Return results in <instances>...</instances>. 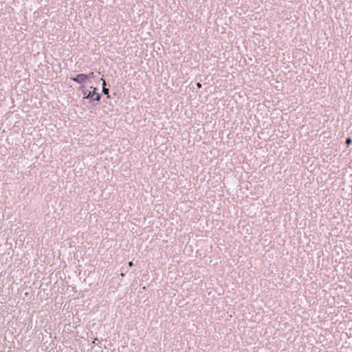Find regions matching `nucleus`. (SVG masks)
<instances>
[{"label":"nucleus","mask_w":352,"mask_h":352,"mask_svg":"<svg viewBox=\"0 0 352 352\" xmlns=\"http://www.w3.org/2000/svg\"><path fill=\"white\" fill-rule=\"evenodd\" d=\"M82 90L83 98L84 99H90L93 101H99L100 99V95L98 93L96 92V88L91 87V89H93V91L87 89L84 86H81L80 87Z\"/></svg>","instance_id":"1"},{"label":"nucleus","mask_w":352,"mask_h":352,"mask_svg":"<svg viewBox=\"0 0 352 352\" xmlns=\"http://www.w3.org/2000/svg\"><path fill=\"white\" fill-rule=\"evenodd\" d=\"M71 79L78 83H82V82H85L87 80V74H78L74 78H71Z\"/></svg>","instance_id":"2"},{"label":"nucleus","mask_w":352,"mask_h":352,"mask_svg":"<svg viewBox=\"0 0 352 352\" xmlns=\"http://www.w3.org/2000/svg\"><path fill=\"white\" fill-rule=\"evenodd\" d=\"M101 80L102 81V91L104 94H109V89L105 88V85H106V82H105V80L103 79V78H101Z\"/></svg>","instance_id":"3"},{"label":"nucleus","mask_w":352,"mask_h":352,"mask_svg":"<svg viewBox=\"0 0 352 352\" xmlns=\"http://www.w3.org/2000/svg\"><path fill=\"white\" fill-rule=\"evenodd\" d=\"M120 276L123 277V276H124V273H121Z\"/></svg>","instance_id":"8"},{"label":"nucleus","mask_w":352,"mask_h":352,"mask_svg":"<svg viewBox=\"0 0 352 352\" xmlns=\"http://www.w3.org/2000/svg\"><path fill=\"white\" fill-rule=\"evenodd\" d=\"M197 86L198 88H200L201 87V85L199 82L197 83Z\"/></svg>","instance_id":"7"},{"label":"nucleus","mask_w":352,"mask_h":352,"mask_svg":"<svg viewBox=\"0 0 352 352\" xmlns=\"http://www.w3.org/2000/svg\"><path fill=\"white\" fill-rule=\"evenodd\" d=\"M87 79L89 78H93L95 77V75H94V72H90L89 74H87Z\"/></svg>","instance_id":"4"},{"label":"nucleus","mask_w":352,"mask_h":352,"mask_svg":"<svg viewBox=\"0 0 352 352\" xmlns=\"http://www.w3.org/2000/svg\"><path fill=\"white\" fill-rule=\"evenodd\" d=\"M128 265H129V267H132V266L133 265V262H132V261L129 262V263H128Z\"/></svg>","instance_id":"6"},{"label":"nucleus","mask_w":352,"mask_h":352,"mask_svg":"<svg viewBox=\"0 0 352 352\" xmlns=\"http://www.w3.org/2000/svg\"><path fill=\"white\" fill-rule=\"evenodd\" d=\"M351 142H352V140H351L350 138H348L346 139V144L347 145H349V144L351 143Z\"/></svg>","instance_id":"5"}]
</instances>
